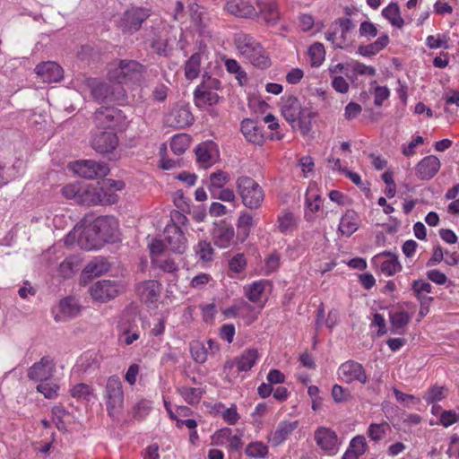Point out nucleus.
<instances>
[{"label":"nucleus","mask_w":459,"mask_h":459,"mask_svg":"<svg viewBox=\"0 0 459 459\" xmlns=\"http://www.w3.org/2000/svg\"><path fill=\"white\" fill-rule=\"evenodd\" d=\"M216 146L213 143H200L195 149L197 162L204 168H208L213 163Z\"/></svg>","instance_id":"obj_28"},{"label":"nucleus","mask_w":459,"mask_h":459,"mask_svg":"<svg viewBox=\"0 0 459 459\" xmlns=\"http://www.w3.org/2000/svg\"><path fill=\"white\" fill-rule=\"evenodd\" d=\"M230 175L223 170H217L210 175L208 182V189L213 195L215 190L223 188V186L230 181Z\"/></svg>","instance_id":"obj_40"},{"label":"nucleus","mask_w":459,"mask_h":459,"mask_svg":"<svg viewBox=\"0 0 459 459\" xmlns=\"http://www.w3.org/2000/svg\"><path fill=\"white\" fill-rule=\"evenodd\" d=\"M321 204L322 199L319 195L313 193L311 191H308L306 194V205L309 212L314 213L319 211Z\"/></svg>","instance_id":"obj_62"},{"label":"nucleus","mask_w":459,"mask_h":459,"mask_svg":"<svg viewBox=\"0 0 459 459\" xmlns=\"http://www.w3.org/2000/svg\"><path fill=\"white\" fill-rule=\"evenodd\" d=\"M332 396L335 403H344L351 399V392L340 385H334L332 388Z\"/></svg>","instance_id":"obj_63"},{"label":"nucleus","mask_w":459,"mask_h":459,"mask_svg":"<svg viewBox=\"0 0 459 459\" xmlns=\"http://www.w3.org/2000/svg\"><path fill=\"white\" fill-rule=\"evenodd\" d=\"M440 160L435 155H429L420 160L415 167V173L420 180L433 178L440 169Z\"/></svg>","instance_id":"obj_16"},{"label":"nucleus","mask_w":459,"mask_h":459,"mask_svg":"<svg viewBox=\"0 0 459 459\" xmlns=\"http://www.w3.org/2000/svg\"><path fill=\"white\" fill-rule=\"evenodd\" d=\"M146 73V67L138 61L130 59H116L108 68V79L117 83L128 84L140 82Z\"/></svg>","instance_id":"obj_2"},{"label":"nucleus","mask_w":459,"mask_h":459,"mask_svg":"<svg viewBox=\"0 0 459 459\" xmlns=\"http://www.w3.org/2000/svg\"><path fill=\"white\" fill-rule=\"evenodd\" d=\"M35 72L44 82H56L63 78V69L56 62L48 61L39 64Z\"/></svg>","instance_id":"obj_19"},{"label":"nucleus","mask_w":459,"mask_h":459,"mask_svg":"<svg viewBox=\"0 0 459 459\" xmlns=\"http://www.w3.org/2000/svg\"><path fill=\"white\" fill-rule=\"evenodd\" d=\"M265 283L266 282L264 281H254L248 286L244 287L245 296L251 302L256 303L260 301L262 294L264 291Z\"/></svg>","instance_id":"obj_43"},{"label":"nucleus","mask_w":459,"mask_h":459,"mask_svg":"<svg viewBox=\"0 0 459 459\" xmlns=\"http://www.w3.org/2000/svg\"><path fill=\"white\" fill-rule=\"evenodd\" d=\"M82 186L80 184H69L62 188V194L66 199L74 200L79 204V197H81Z\"/></svg>","instance_id":"obj_58"},{"label":"nucleus","mask_w":459,"mask_h":459,"mask_svg":"<svg viewBox=\"0 0 459 459\" xmlns=\"http://www.w3.org/2000/svg\"><path fill=\"white\" fill-rule=\"evenodd\" d=\"M225 10L240 18H252L256 15L255 7L245 0H227Z\"/></svg>","instance_id":"obj_24"},{"label":"nucleus","mask_w":459,"mask_h":459,"mask_svg":"<svg viewBox=\"0 0 459 459\" xmlns=\"http://www.w3.org/2000/svg\"><path fill=\"white\" fill-rule=\"evenodd\" d=\"M95 127L98 130L116 132L126 126V117L122 110L114 107H101L93 116Z\"/></svg>","instance_id":"obj_5"},{"label":"nucleus","mask_w":459,"mask_h":459,"mask_svg":"<svg viewBox=\"0 0 459 459\" xmlns=\"http://www.w3.org/2000/svg\"><path fill=\"white\" fill-rule=\"evenodd\" d=\"M70 394L76 399L91 401L94 397L93 388L89 385L80 383L70 389Z\"/></svg>","instance_id":"obj_48"},{"label":"nucleus","mask_w":459,"mask_h":459,"mask_svg":"<svg viewBox=\"0 0 459 459\" xmlns=\"http://www.w3.org/2000/svg\"><path fill=\"white\" fill-rule=\"evenodd\" d=\"M411 290L421 306H429L432 301V298L428 296L432 290V285L429 282L424 280L414 281L411 283Z\"/></svg>","instance_id":"obj_31"},{"label":"nucleus","mask_w":459,"mask_h":459,"mask_svg":"<svg viewBox=\"0 0 459 459\" xmlns=\"http://www.w3.org/2000/svg\"><path fill=\"white\" fill-rule=\"evenodd\" d=\"M258 359V352L255 349L245 351L239 357L235 358L231 361H228L225 369L237 367L238 372L248 371L252 368Z\"/></svg>","instance_id":"obj_20"},{"label":"nucleus","mask_w":459,"mask_h":459,"mask_svg":"<svg viewBox=\"0 0 459 459\" xmlns=\"http://www.w3.org/2000/svg\"><path fill=\"white\" fill-rule=\"evenodd\" d=\"M234 236L235 231L232 227L227 225L218 226L213 231L214 245L220 248H226L231 244Z\"/></svg>","instance_id":"obj_29"},{"label":"nucleus","mask_w":459,"mask_h":459,"mask_svg":"<svg viewBox=\"0 0 459 459\" xmlns=\"http://www.w3.org/2000/svg\"><path fill=\"white\" fill-rule=\"evenodd\" d=\"M167 247L173 252L183 254L187 247V241L181 229L172 223L167 225L164 230Z\"/></svg>","instance_id":"obj_12"},{"label":"nucleus","mask_w":459,"mask_h":459,"mask_svg":"<svg viewBox=\"0 0 459 459\" xmlns=\"http://www.w3.org/2000/svg\"><path fill=\"white\" fill-rule=\"evenodd\" d=\"M109 268V264L105 258L97 257L87 264L82 271V274L87 277H99L107 273Z\"/></svg>","instance_id":"obj_32"},{"label":"nucleus","mask_w":459,"mask_h":459,"mask_svg":"<svg viewBox=\"0 0 459 459\" xmlns=\"http://www.w3.org/2000/svg\"><path fill=\"white\" fill-rule=\"evenodd\" d=\"M152 264L166 273L175 275L178 272V264L171 258H153Z\"/></svg>","instance_id":"obj_53"},{"label":"nucleus","mask_w":459,"mask_h":459,"mask_svg":"<svg viewBox=\"0 0 459 459\" xmlns=\"http://www.w3.org/2000/svg\"><path fill=\"white\" fill-rule=\"evenodd\" d=\"M246 58L248 59L253 65L261 69H264L270 65V60L259 43L257 44V48L251 50L250 56H247Z\"/></svg>","instance_id":"obj_37"},{"label":"nucleus","mask_w":459,"mask_h":459,"mask_svg":"<svg viewBox=\"0 0 459 459\" xmlns=\"http://www.w3.org/2000/svg\"><path fill=\"white\" fill-rule=\"evenodd\" d=\"M236 188L243 204L251 210L258 209L264 202L263 188L250 177H238L236 180Z\"/></svg>","instance_id":"obj_4"},{"label":"nucleus","mask_w":459,"mask_h":459,"mask_svg":"<svg viewBox=\"0 0 459 459\" xmlns=\"http://www.w3.org/2000/svg\"><path fill=\"white\" fill-rule=\"evenodd\" d=\"M83 85L90 90L92 98L99 102L123 103L127 94L123 85L115 81L100 82L95 78H84Z\"/></svg>","instance_id":"obj_1"},{"label":"nucleus","mask_w":459,"mask_h":459,"mask_svg":"<svg viewBox=\"0 0 459 459\" xmlns=\"http://www.w3.org/2000/svg\"><path fill=\"white\" fill-rule=\"evenodd\" d=\"M190 146V136L186 134L175 135L170 142L171 151L176 155L183 154Z\"/></svg>","instance_id":"obj_46"},{"label":"nucleus","mask_w":459,"mask_h":459,"mask_svg":"<svg viewBox=\"0 0 459 459\" xmlns=\"http://www.w3.org/2000/svg\"><path fill=\"white\" fill-rule=\"evenodd\" d=\"M72 169L78 176L87 179L103 178L109 172L106 163L92 160H77L72 165Z\"/></svg>","instance_id":"obj_9"},{"label":"nucleus","mask_w":459,"mask_h":459,"mask_svg":"<svg viewBox=\"0 0 459 459\" xmlns=\"http://www.w3.org/2000/svg\"><path fill=\"white\" fill-rule=\"evenodd\" d=\"M79 270V260L74 256L65 258L59 265V273L63 278L72 277Z\"/></svg>","instance_id":"obj_49"},{"label":"nucleus","mask_w":459,"mask_h":459,"mask_svg":"<svg viewBox=\"0 0 459 459\" xmlns=\"http://www.w3.org/2000/svg\"><path fill=\"white\" fill-rule=\"evenodd\" d=\"M78 244L85 250L100 249L103 242L93 224L84 228L78 237Z\"/></svg>","instance_id":"obj_21"},{"label":"nucleus","mask_w":459,"mask_h":459,"mask_svg":"<svg viewBox=\"0 0 459 459\" xmlns=\"http://www.w3.org/2000/svg\"><path fill=\"white\" fill-rule=\"evenodd\" d=\"M55 371V364L49 357H43L28 370V377L36 382L48 381Z\"/></svg>","instance_id":"obj_14"},{"label":"nucleus","mask_w":459,"mask_h":459,"mask_svg":"<svg viewBox=\"0 0 459 459\" xmlns=\"http://www.w3.org/2000/svg\"><path fill=\"white\" fill-rule=\"evenodd\" d=\"M221 90V83L217 78L204 74L201 83L194 91V101L197 108L207 109L220 101L218 91Z\"/></svg>","instance_id":"obj_3"},{"label":"nucleus","mask_w":459,"mask_h":459,"mask_svg":"<svg viewBox=\"0 0 459 459\" xmlns=\"http://www.w3.org/2000/svg\"><path fill=\"white\" fill-rule=\"evenodd\" d=\"M255 225L253 216L247 212L240 214L238 220V238L244 241L249 235L251 228Z\"/></svg>","instance_id":"obj_42"},{"label":"nucleus","mask_w":459,"mask_h":459,"mask_svg":"<svg viewBox=\"0 0 459 459\" xmlns=\"http://www.w3.org/2000/svg\"><path fill=\"white\" fill-rule=\"evenodd\" d=\"M201 55L199 53L193 54L186 61L185 65V75L188 80L195 79L200 73Z\"/></svg>","instance_id":"obj_44"},{"label":"nucleus","mask_w":459,"mask_h":459,"mask_svg":"<svg viewBox=\"0 0 459 459\" xmlns=\"http://www.w3.org/2000/svg\"><path fill=\"white\" fill-rule=\"evenodd\" d=\"M92 224L103 243L114 242L118 238V222L115 217H99Z\"/></svg>","instance_id":"obj_11"},{"label":"nucleus","mask_w":459,"mask_h":459,"mask_svg":"<svg viewBox=\"0 0 459 459\" xmlns=\"http://www.w3.org/2000/svg\"><path fill=\"white\" fill-rule=\"evenodd\" d=\"M373 261L386 276H392L402 269L397 257L390 253L379 254L374 257Z\"/></svg>","instance_id":"obj_22"},{"label":"nucleus","mask_w":459,"mask_h":459,"mask_svg":"<svg viewBox=\"0 0 459 459\" xmlns=\"http://www.w3.org/2000/svg\"><path fill=\"white\" fill-rule=\"evenodd\" d=\"M241 132L247 141L261 145L264 141L263 127L255 120L246 118L241 122Z\"/></svg>","instance_id":"obj_23"},{"label":"nucleus","mask_w":459,"mask_h":459,"mask_svg":"<svg viewBox=\"0 0 459 459\" xmlns=\"http://www.w3.org/2000/svg\"><path fill=\"white\" fill-rule=\"evenodd\" d=\"M120 327L121 333L119 335V341L125 345H131L139 339L140 332L134 325L122 323Z\"/></svg>","instance_id":"obj_38"},{"label":"nucleus","mask_w":459,"mask_h":459,"mask_svg":"<svg viewBox=\"0 0 459 459\" xmlns=\"http://www.w3.org/2000/svg\"><path fill=\"white\" fill-rule=\"evenodd\" d=\"M382 15L394 26L400 28L403 25V20L401 18L399 6L395 3H391L388 6L384 8Z\"/></svg>","instance_id":"obj_45"},{"label":"nucleus","mask_w":459,"mask_h":459,"mask_svg":"<svg viewBox=\"0 0 459 459\" xmlns=\"http://www.w3.org/2000/svg\"><path fill=\"white\" fill-rule=\"evenodd\" d=\"M151 48L159 55L167 56L169 53L168 39L158 35L151 42Z\"/></svg>","instance_id":"obj_56"},{"label":"nucleus","mask_w":459,"mask_h":459,"mask_svg":"<svg viewBox=\"0 0 459 459\" xmlns=\"http://www.w3.org/2000/svg\"><path fill=\"white\" fill-rule=\"evenodd\" d=\"M296 218L294 214L289 211L282 212L277 218V227L281 233L289 234L296 226Z\"/></svg>","instance_id":"obj_36"},{"label":"nucleus","mask_w":459,"mask_h":459,"mask_svg":"<svg viewBox=\"0 0 459 459\" xmlns=\"http://www.w3.org/2000/svg\"><path fill=\"white\" fill-rule=\"evenodd\" d=\"M104 398L108 415L111 418L117 417L124 407L122 382L117 376H111L108 378Z\"/></svg>","instance_id":"obj_6"},{"label":"nucleus","mask_w":459,"mask_h":459,"mask_svg":"<svg viewBox=\"0 0 459 459\" xmlns=\"http://www.w3.org/2000/svg\"><path fill=\"white\" fill-rule=\"evenodd\" d=\"M224 65L229 73L236 75V79L240 84H242L243 81L247 80V73L241 69L240 65L235 59L229 58L225 61Z\"/></svg>","instance_id":"obj_55"},{"label":"nucleus","mask_w":459,"mask_h":459,"mask_svg":"<svg viewBox=\"0 0 459 459\" xmlns=\"http://www.w3.org/2000/svg\"><path fill=\"white\" fill-rule=\"evenodd\" d=\"M117 200V195L108 193L100 183L95 185L90 184L82 186L81 197H79V204L82 205H98L104 204H114Z\"/></svg>","instance_id":"obj_7"},{"label":"nucleus","mask_w":459,"mask_h":459,"mask_svg":"<svg viewBox=\"0 0 459 459\" xmlns=\"http://www.w3.org/2000/svg\"><path fill=\"white\" fill-rule=\"evenodd\" d=\"M338 374L346 383L359 381L361 384H365L368 382V377L363 366L354 360H348L342 363L338 369Z\"/></svg>","instance_id":"obj_13"},{"label":"nucleus","mask_w":459,"mask_h":459,"mask_svg":"<svg viewBox=\"0 0 459 459\" xmlns=\"http://www.w3.org/2000/svg\"><path fill=\"white\" fill-rule=\"evenodd\" d=\"M138 291L143 300L146 302H153L160 295V286L154 281L143 282L138 287Z\"/></svg>","instance_id":"obj_34"},{"label":"nucleus","mask_w":459,"mask_h":459,"mask_svg":"<svg viewBox=\"0 0 459 459\" xmlns=\"http://www.w3.org/2000/svg\"><path fill=\"white\" fill-rule=\"evenodd\" d=\"M316 116V112H315L310 107H303L299 116V126L303 134H307L312 128V119Z\"/></svg>","instance_id":"obj_39"},{"label":"nucleus","mask_w":459,"mask_h":459,"mask_svg":"<svg viewBox=\"0 0 459 459\" xmlns=\"http://www.w3.org/2000/svg\"><path fill=\"white\" fill-rule=\"evenodd\" d=\"M22 167V161L18 160L12 168L5 169L0 165V186L7 184L11 179L19 175L20 169Z\"/></svg>","instance_id":"obj_51"},{"label":"nucleus","mask_w":459,"mask_h":459,"mask_svg":"<svg viewBox=\"0 0 459 459\" xmlns=\"http://www.w3.org/2000/svg\"><path fill=\"white\" fill-rule=\"evenodd\" d=\"M191 355L197 363H204L207 360V351L203 343L194 342L190 347Z\"/></svg>","instance_id":"obj_57"},{"label":"nucleus","mask_w":459,"mask_h":459,"mask_svg":"<svg viewBox=\"0 0 459 459\" xmlns=\"http://www.w3.org/2000/svg\"><path fill=\"white\" fill-rule=\"evenodd\" d=\"M245 453L248 457L264 459L269 453V449L264 443L255 441L247 446Z\"/></svg>","instance_id":"obj_47"},{"label":"nucleus","mask_w":459,"mask_h":459,"mask_svg":"<svg viewBox=\"0 0 459 459\" xmlns=\"http://www.w3.org/2000/svg\"><path fill=\"white\" fill-rule=\"evenodd\" d=\"M178 392L181 394V396L185 399V401L189 404L197 403L200 401L203 394L200 388L189 386H182L178 388Z\"/></svg>","instance_id":"obj_54"},{"label":"nucleus","mask_w":459,"mask_h":459,"mask_svg":"<svg viewBox=\"0 0 459 459\" xmlns=\"http://www.w3.org/2000/svg\"><path fill=\"white\" fill-rule=\"evenodd\" d=\"M91 144L99 153H109L118 145V137L116 132L96 129L92 134Z\"/></svg>","instance_id":"obj_10"},{"label":"nucleus","mask_w":459,"mask_h":459,"mask_svg":"<svg viewBox=\"0 0 459 459\" xmlns=\"http://www.w3.org/2000/svg\"><path fill=\"white\" fill-rule=\"evenodd\" d=\"M234 41L238 49L245 57L247 56H250V51L254 50L255 48H257L258 44L253 37L243 32L236 34Z\"/></svg>","instance_id":"obj_33"},{"label":"nucleus","mask_w":459,"mask_h":459,"mask_svg":"<svg viewBox=\"0 0 459 459\" xmlns=\"http://www.w3.org/2000/svg\"><path fill=\"white\" fill-rule=\"evenodd\" d=\"M260 12L268 25H275L280 20L277 4L274 2H266L259 4Z\"/></svg>","instance_id":"obj_35"},{"label":"nucleus","mask_w":459,"mask_h":459,"mask_svg":"<svg viewBox=\"0 0 459 459\" xmlns=\"http://www.w3.org/2000/svg\"><path fill=\"white\" fill-rule=\"evenodd\" d=\"M411 316L405 311H396L390 314V321L394 333H403V328L409 324Z\"/></svg>","instance_id":"obj_41"},{"label":"nucleus","mask_w":459,"mask_h":459,"mask_svg":"<svg viewBox=\"0 0 459 459\" xmlns=\"http://www.w3.org/2000/svg\"><path fill=\"white\" fill-rule=\"evenodd\" d=\"M90 291L95 300L105 302L117 295L118 285L114 281H98L91 287Z\"/></svg>","instance_id":"obj_15"},{"label":"nucleus","mask_w":459,"mask_h":459,"mask_svg":"<svg viewBox=\"0 0 459 459\" xmlns=\"http://www.w3.org/2000/svg\"><path fill=\"white\" fill-rule=\"evenodd\" d=\"M359 227V214L353 210H347L340 220L338 231L342 236L349 238L358 230Z\"/></svg>","instance_id":"obj_26"},{"label":"nucleus","mask_w":459,"mask_h":459,"mask_svg":"<svg viewBox=\"0 0 459 459\" xmlns=\"http://www.w3.org/2000/svg\"><path fill=\"white\" fill-rule=\"evenodd\" d=\"M80 313V307L73 298H65L60 300L56 308L53 309L56 322L70 320Z\"/></svg>","instance_id":"obj_17"},{"label":"nucleus","mask_w":459,"mask_h":459,"mask_svg":"<svg viewBox=\"0 0 459 459\" xmlns=\"http://www.w3.org/2000/svg\"><path fill=\"white\" fill-rule=\"evenodd\" d=\"M221 417L226 423L235 425L240 419V415L237 410V405L233 403L230 408L225 409L221 412Z\"/></svg>","instance_id":"obj_64"},{"label":"nucleus","mask_w":459,"mask_h":459,"mask_svg":"<svg viewBox=\"0 0 459 459\" xmlns=\"http://www.w3.org/2000/svg\"><path fill=\"white\" fill-rule=\"evenodd\" d=\"M299 422L295 421H281L276 429L269 436V441L273 446H278L283 443L288 437L297 429Z\"/></svg>","instance_id":"obj_27"},{"label":"nucleus","mask_w":459,"mask_h":459,"mask_svg":"<svg viewBox=\"0 0 459 459\" xmlns=\"http://www.w3.org/2000/svg\"><path fill=\"white\" fill-rule=\"evenodd\" d=\"M387 429H389V425L385 422L371 424L368 428V436L372 440L377 441L384 437Z\"/></svg>","instance_id":"obj_60"},{"label":"nucleus","mask_w":459,"mask_h":459,"mask_svg":"<svg viewBox=\"0 0 459 459\" xmlns=\"http://www.w3.org/2000/svg\"><path fill=\"white\" fill-rule=\"evenodd\" d=\"M366 451V442L363 437H354L350 444V447L346 452H351L356 455V458L359 459L360 455H362Z\"/></svg>","instance_id":"obj_59"},{"label":"nucleus","mask_w":459,"mask_h":459,"mask_svg":"<svg viewBox=\"0 0 459 459\" xmlns=\"http://www.w3.org/2000/svg\"><path fill=\"white\" fill-rule=\"evenodd\" d=\"M302 107L295 97H288L281 106V114L284 118L290 122H297L300 115Z\"/></svg>","instance_id":"obj_30"},{"label":"nucleus","mask_w":459,"mask_h":459,"mask_svg":"<svg viewBox=\"0 0 459 459\" xmlns=\"http://www.w3.org/2000/svg\"><path fill=\"white\" fill-rule=\"evenodd\" d=\"M446 396V389L444 386L432 385L423 395V399L429 404L442 401Z\"/></svg>","instance_id":"obj_50"},{"label":"nucleus","mask_w":459,"mask_h":459,"mask_svg":"<svg viewBox=\"0 0 459 459\" xmlns=\"http://www.w3.org/2000/svg\"><path fill=\"white\" fill-rule=\"evenodd\" d=\"M150 17V11L142 7H131L125 11L117 22V27L123 33L134 34Z\"/></svg>","instance_id":"obj_8"},{"label":"nucleus","mask_w":459,"mask_h":459,"mask_svg":"<svg viewBox=\"0 0 459 459\" xmlns=\"http://www.w3.org/2000/svg\"><path fill=\"white\" fill-rule=\"evenodd\" d=\"M193 121L194 117L189 108L183 106L173 108L167 117L169 125L178 128L190 126Z\"/></svg>","instance_id":"obj_25"},{"label":"nucleus","mask_w":459,"mask_h":459,"mask_svg":"<svg viewBox=\"0 0 459 459\" xmlns=\"http://www.w3.org/2000/svg\"><path fill=\"white\" fill-rule=\"evenodd\" d=\"M317 446L329 453L335 454L338 447V437L335 432L328 428L320 427L315 432Z\"/></svg>","instance_id":"obj_18"},{"label":"nucleus","mask_w":459,"mask_h":459,"mask_svg":"<svg viewBox=\"0 0 459 459\" xmlns=\"http://www.w3.org/2000/svg\"><path fill=\"white\" fill-rule=\"evenodd\" d=\"M38 392L43 394L48 399H52L56 396L58 385L55 383L43 381L37 385Z\"/></svg>","instance_id":"obj_61"},{"label":"nucleus","mask_w":459,"mask_h":459,"mask_svg":"<svg viewBox=\"0 0 459 459\" xmlns=\"http://www.w3.org/2000/svg\"><path fill=\"white\" fill-rule=\"evenodd\" d=\"M310 62L313 66H319L325 60V50L322 43H314L308 49Z\"/></svg>","instance_id":"obj_52"}]
</instances>
